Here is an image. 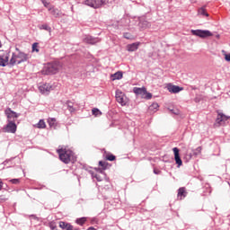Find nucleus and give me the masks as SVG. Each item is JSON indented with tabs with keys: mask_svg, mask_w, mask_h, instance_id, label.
Listing matches in <instances>:
<instances>
[{
	"mask_svg": "<svg viewBox=\"0 0 230 230\" xmlns=\"http://www.w3.org/2000/svg\"><path fill=\"white\" fill-rule=\"evenodd\" d=\"M28 60H30V54H26L22 51H19V53H13L10 59V66L22 64V62H28Z\"/></svg>",
	"mask_w": 230,
	"mask_h": 230,
	"instance_id": "f257e3e1",
	"label": "nucleus"
},
{
	"mask_svg": "<svg viewBox=\"0 0 230 230\" xmlns=\"http://www.w3.org/2000/svg\"><path fill=\"white\" fill-rule=\"evenodd\" d=\"M62 69V63L59 61H55L49 63L45 69L43 70L44 75H57L58 71Z\"/></svg>",
	"mask_w": 230,
	"mask_h": 230,
	"instance_id": "f03ea898",
	"label": "nucleus"
},
{
	"mask_svg": "<svg viewBox=\"0 0 230 230\" xmlns=\"http://www.w3.org/2000/svg\"><path fill=\"white\" fill-rule=\"evenodd\" d=\"M57 152L62 163H65V164H69V163H71V157H73V151L69 149L60 148L58 149Z\"/></svg>",
	"mask_w": 230,
	"mask_h": 230,
	"instance_id": "7ed1b4c3",
	"label": "nucleus"
},
{
	"mask_svg": "<svg viewBox=\"0 0 230 230\" xmlns=\"http://www.w3.org/2000/svg\"><path fill=\"white\" fill-rule=\"evenodd\" d=\"M107 0H85L84 4L86 6H91V8H101L103 4H106Z\"/></svg>",
	"mask_w": 230,
	"mask_h": 230,
	"instance_id": "20e7f679",
	"label": "nucleus"
},
{
	"mask_svg": "<svg viewBox=\"0 0 230 230\" xmlns=\"http://www.w3.org/2000/svg\"><path fill=\"white\" fill-rule=\"evenodd\" d=\"M190 33H192L195 37H199L200 39H206L208 37H213V33L209 31L191 30Z\"/></svg>",
	"mask_w": 230,
	"mask_h": 230,
	"instance_id": "39448f33",
	"label": "nucleus"
},
{
	"mask_svg": "<svg viewBox=\"0 0 230 230\" xmlns=\"http://www.w3.org/2000/svg\"><path fill=\"white\" fill-rule=\"evenodd\" d=\"M3 130L9 134H15V132H17V124H15V120L7 121V125L4 127Z\"/></svg>",
	"mask_w": 230,
	"mask_h": 230,
	"instance_id": "423d86ee",
	"label": "nucleus"
},
{
	"mask_svg": "<svg viewBox=\"0 0 230 230\" xmlns=\"http://www.w3.org/2000/svg\"><path fill=\"white\" fill-rule=\"evenodd\" d=\"M115 98H116V101L118 102V103L122 105V107L127 105V96H125V93H123V92H121V90L116 91Z\"/></svg>",
	"mask_w": 230,
	"mask_h": 230,
	"instance_id": "0eeeda50",
	"label": "nucleus"
},
{
	"mask_svg": "<svg viewBox=\"0 0 230 230\" xmlns=\"http://www.w3.org/2000/svg\"><path fill=\"white\" fill-rule=\"evenodd\" d=\"M4 114L7 117V121H14L17 119V118H19L20 114L12 111L11 108H7L4 111Z\"/></svg>",
	"mask_w": 230,
	"mask_h": 230,
	"instance_id": "6e6552de",
	"label": "nucleus"
},
{
	"mask_svg": "<svg viewBox=\"0 0 230 230\" xmlns=\"http://www.w3.org/2000/svg\"><path fill=\"white\" fill-rule=\"evenodd\" d=\"M6 66H10V53L0 56V66L6 67Z\"/></svg>",
	"mask_w": 230,
	"mask_h": 230,
	"instance_id": "1a4fd4ad",
	"label": "nucleus"
},
{
	"mask_svg": "<svg viewBox=\"0 0 230 230\" xmlns=\"http://www.w3.org/2000/svg\"><path fill=\"white\" fill-rule=\"evenodd\" d=\"M229 119V117L226 116L224 113L217 112V118L216 119V125H226V121Z\"/></svg>",
	"mask_w": 230,
	"mask_h": 230,
	"instance_id": "9d476101",
	"label": "nucleus"
},
{
	"mask_svg": "<svg viewBox=\"0 0 230 230\" xmlns=\"http://www.w3.org/2000/svg\"><path fill=\"white\" fill-rule=\"evenodd\" d=\"M51 90H53V86L49 84H44L39 86V91L41 94H49Z\"/></svg>",
	"mask_w": 230,
	"mask_h": 230,
	"instance_id": "9b49d317",
	"label": "nucleus"
},
{
	"mask_svg": "<svg viewBox=\"0 0 230 230\" xmlns=\"http://www.w3.org/2000/svg\"><path fill=\"white\" fill-rule=\"evenodd\" d=\"M172 151L174 154V161L176 164H178V168H179L180 166H182V160L181 159V155H179V148L174 147Z\"/></svg>",
	"mask_w": 230,
	"mask_h": 230,
	"instance_id": "f8f14e48",
	"label": "nucleus"
},
{
	"mask_svg": "<svg viewBox=\"0 0 230 230\" xmlns=\"http://www.w3.org/2000/svg\"><path fill=\"white\" fill-rule=\"evenodd\" d=\"M167 91H169V93H172L173 94H177V93H181V91H182V88L181 86L169 84L167 85Z\"/></svg>",
	"mask_w": 230,
	"mask_h": 230,
	"instance_id": "ddd939ff",
	"label": "nucleus"
},
{
	"mask_svg": "<svg viewBox=\"0 0 230 230\" xmlns=\"http://www.w3.org/2000/svg\"><path fill=\"white\" fill-rule=\"evenodd\" d=\"M102 40L100 38H94L93 36H86L84 39V42H86V44H98Z\"/></svg>",
	"mask_w": 230,
	"mask_h": 230,
	"instance_id": "4468645a",
	"label": "nucleus"
},
{
	"mask_svg": "<svg viewBox=\"0 0 230 230\" xmlns=\"http://www.w3.org/2000/svg\"><path fill=\"white\" fill-rule=\"evenodd\" d=\"M133 93L137 94V96H141V98H144L145 94H146V88L142 87H134L133 88Z\"/></svg>",
	"mask_w": 230,
	"mask_h": 230,
	"instance_id": "2eb2a0df",
	"label": "nucleus"
},
{
	"mask_svg": "<svg viewBox=\"0 0 230 230\" xmlns=\"http://www.w3.org/2000/svg\"><path fill=\"white\" fill-rule=\"evenodd\" d=\"M188 195V192H186V188L181 187L178 190L177 197L180 199V200H182V199H185V197Z\"/></svg>",
	"mask_w": 230,
	"mask_h": 230,
	"instance_id": "dca6fc26",
	"label": "nucleus"
},
{
	"mask_svg": "<svg viewBox=\"0 0 230 230\" xmlns=\"http://www.w3.org/2000/svg\"><path fill=\"white\" fill-rule=\"evenodd\" d=\"M139 28H142L143 30H146V28H150L151 24L150 22L146 20H140L138 23Z\"/></svg>",
	"mask_w": 230,
	"mask_h": 230,
	"instance_id": "f3484780",
	"label": "nucleus"
},
{
	"mask_svg": "<svg viewBox=\"0 0 230 230\" xmlns=\"http://www.w3.org/2000/svg\"><path fill=\"white\" fill-rule=\"evenodd\" d=\"M128 51H137L139 48V43H132L128 45Z\"/></svg>",
	"mask_w": 230,
	"mask_h": 230,
	"instance_id": "a211bd4d",
	"label": "nucleus"
},
{
	"mask_svg": "<svg viewBox=\"0 0 230 230\" xmlns=\"http://www.w3.org/2000/svg\"><path fill=\"white\" fill-rule=\"evenodd\" d=\"M123 78V73L120 71L116 72L115 74L111 75V80H121Z\"/></svg>",
	"mask_w": 230,
	"mask_h": 230,
	"instance_id": "6ab92c4d",
	"label": "nucleus"
},
{
	"mask_svg": "<svg viewBox=\"0 0 230 230\" xmlns=\"http://www.w3.org/2000/svg\"><path fill=\"white\" fill-rule=\"evenodd\" d=\"M198 15H203L205 17H209V13H208V12H206L205 7H201L198 10Z\"/></svg>",
	"mask_w": 230,
	"mask_h": 230,
	"instance_id": "aec40b11",
	"label": "nucleus"
},
{
	"mask_svg": "<svg viewBox=\"0 0 230 230\" xmlns=\"http://www.w3.org/2000/svg\"><path fill=\"white\" fill-rule=\"evenodd\" d=\"M48 123H49V127L51 128H53L57 127V119L50 118V119H48Z\"/></svg>",
	"mask_w": 230,
	"mask_h": 230,
	"instance_id": "412c9836",
	"label": "nucleus"
},
{
	"mask_svg": "<svg viewBox=\"0 0 230 230\" xmlns=\"http://www.w3.org/2000/svg\"><path fill=\"white\" fill-rule=\"evenodd\" d=\"M37 128H46V122L44 119H40V121L36 124Z\"/></svg>",
	"mask_w": 230,
	"mask_h": 230,
	"instance_id": "4be33fe9",
	"label": "nucleus"
},
{
	"mask_svg": "<svg viewBox=\"0 0 230 230\" xmlns=\"http://www.w3.org/2000/svg\"><path fill=\"white\" fill-rule=\"evenodd\" d=\"M39 28L40 30H45L46 31L51 33V27H49L48 24H42Z\"/></svg>",
	"mask_w": 230,
	"mask_h": 230,
	"instance_id": "5701e85b",
	"label": "nucleus"
},
{
	"mask_svg": "<svg viewBox=\"0 0 230 230\" xmlns=\"http://www.w3.org/2000/svg\"><path fill=\"white\" fill-rule=\"evenodd\" d=\"M157 109H159V104L157 102H155L151 106H149V111H153V112H155Z\"/></svg>",
	"mask_w": 230,
	"mask_h": 230,
	"instance_id": "b1692460",
	"label": "nucleus"
},
{
	"mask_svg": "<svg viewBox=\"0 0 230 230\" xmlns=\"http://www.w3.org/2000/svg\"><path fill=\"white\" fill-rule=\"evenodd\" d=\"M193 155H200L202 153V147L199 146L196 149L192 150Z\"/></svg>",
	"mask_w": 230,
	"mask_h": 230,
	"instance_id": "393cba45",
	"label": "nucleus"
},
{
	"mask_svg": "<svg viewBox=\"0 0 230 230\" xmlns=\"http://www.w3.org/2000/svg\"><path fill=\"white\" fill-rule=\"evenodd\" d=\"M67 109L69 112H75V108L73 107V102L70 101L66 102Z\"/></svg>",
	"mask_w": 230,
	"mask_h": 230,
	"instance_id": "a878e982",
	"label": "nucleus"
},
{
	"mask_svg": "<svg viewBox=\"0 0 230 230\" xmlns=\"http://www.w3.org/2000/svg\"><path fill=\"white\" fill-rule=\"evenodd\" d=\"M86 218L85 217H81L76 219V224H78L79 226H84L86 222Z\"/></svg>",
	"mask_w": 230,
	"mask_h": 230,
	"instance_id": "bb28decb",
	"label": "nucleus"
},
{
	"mask_svg": "<svg viewBox=\"0 0 230 230\" xmlns=\"http://www.w3.org/2000/svg\"><path fill=\"white\" fill-rule=\"evenodd\" d=\"M99 166L102 167V170H107L108 164L105 161H100Z\"/></svg>",
	"mask_w": 230,
	"mask_h": 230,
	"instance_id": "cd10ccee",
	"label": "nucleus"
},
{
	"mask_svg": "<svg viewBox=\"0 0 230 230\" xmlns=\"http://www.w3.org/2000/svg\"><path fill=\"white\" fill-rule=\"evenodd\" d=\"M93 116H102V111H100L97 108H93L92 110Z\"/></svg>",
	"mask_w": 230,
	"mask_h": 230,
	"instance_id": "c85d7f7f",
	"label": "nucleus"
},
{
	"mask_svg": "<svg viewBox=\"0 0 230 230\" xmlns=\"http://www.w3.org/2000/svg\"><path fill=\"white\" fill-rule=\"evenodd\" d=\"M145 100H152V93H148L146 90V93L143 97Z\"/></svg>",
	"mask_w": 230,
	"mask_h": 230,
	"instance_id": "c756f323",
	"label": "nucleus"
},
{
	"mask_svg": "<svg viewBox=\"0 0 230 230\" xmlns=\"http://www.w3.org/2000/svg\"><path fill=\"white\" fill-rule=\"evenodd\" d=\"M106 159L107 161H116V156L114 155H108Z\"/></svg>",
	"mask_w": 230,
	"mask_h": 230,
	"instance_id": "7c9ffc66",
	"label": "nucleus"
},
{
	"mask_svg": "<svg viewBox=\"0 0 230 230\" xmlns=\"http://www.w3.org/2000/svg\"><path fill=\"white\" fill-rule=\"evenodd\" d=\"M32 51H36V53H39V43L32 44Z\"/></svg>",
	"mask_w": 230,
	"mask_h": 230,
	"instance_id": "2f4dec72",
	"label": "nucleus"
},
{
	"mask_svg": "<svg viewBox=\"0 0 230 230\" xmlns=\"http://www.w3.org/2000/svg\"><path fill=\"white\" fill-rule=\"evenodd\" d=\"M59 227H61V229H66L67 227V223H66L64 221H60Z\"/></svg>",
	"mask_w": 230,
	"mask_h": 230,
	"instance_id": "473e14b6",
	"label": "nucleus"
},
{
	"mask_svg": "<svg viewBox=\"0 0 230 230\" xmlns=\"http://www.w3.org/2000/svg\"><path fill=\"white\" fill-rule=\"evenodd\" d=\"M49 11L52 13V15L58 17V13H57V10H55L53 8H49Z\"/></svg>",
	"mask_w": 230,
	"mask_h": 230,
	"instance_id": "72a5a7b5",
	"label": "nucleus"
},
{
	"mask_svg": "<svg viewBox=\"0 0 230 230\" xmlns=\"http://www.w3.org/2000/svg\"><path fill=\"white\" fill-rule=\"evenodd\" d=\"M10 182H12V184H19V182H21V180L12 179V180H10Z\"/></svg>",
	"mask_w": 230,
	"mask_h": 230,
	"instance_id": "f704fd0d",
	"label": "nucleus"
},
{
	"mask_svg": "<svg viewBox=\"0 0 230 230\" xmlns=\"http://www.w3.org/2000/svg\"><path fill=\"white\" fill-rule=\"evenodd\" d=\"M42 4L45 6V8H48L49 6V2L48 0H40Z\"/></svg>",
	"mask_w": 230,
	"mask_h": 230,
	"instance_id": "c9c22d12",
	"label": "nucleus"
},
{
	"mask_svg": "<svg viewBox=\"0 0 230 230\" xmlns=\"http://www.w3.org/2000/svg\"><path fill=\"white\" fill-rule=\"evenodd\" d=\"M66 230H73V226L69 223L66 224V227L65 228Z\"/></svg>",
	"mask_w": 230,
	"mask_h": 230,
	"instance_id": "e433bc0d",
	"label": "nucleus"
},
{
	"mask_svg": "<svg viewBox=\"0 0 230 230\" xmlns=\"http://www.w3.org/2000/svg\"><path fill=\"white\" fill-rule=\"evenodd\" d=\"M225 59L226 60V62H230V54H226L225 56Z\"/></svg>",
	"mask_w": 230,
	"mask_h": 230,
	"instance_id": "4c0bfd02",
	"label": "nucleus"
},
{
	"mask_svg": "<svg viewBox=\"0 0 230 230\" xmlns=\"http://www.w3.org/2000/svg\"><path fill=\"white\" fill-rule=\"evenodd\" d=\"M30 217L33 218V220H39V218L35 215H31Z\"/></svg>",
	"mask_w": 230,
	"mask_h": 230,
	"instance_id": "58836bf2",
	"label": "nucleus"
},
{
	"mask_svg": "<svg viewBox=\"0 0 230 230\" xmlns=\"http://www.w3.org/2000/svg\"><path fill=\"white\" fill-rule=\"evenodd\" d=\"M154 173H155V175H159L161 173V171L155 169Z\"/></svg>",
	"mask_w": 230,
	"mask_h": 230,
	"instance_id": "ea45409f",
	"label": "nucleus"
},
{
	"mask_svg": "<svg viewBox=\"0 0 230 230\" xmlns=\"http://www.w3.org/2000/svg\"><path fill=\"white\" fill-rule=\"evenodd\" d=\"M94 177L97 181H102V178L100 177V175L96 174Z\"/></svg>",
	"mask_w": 230,
	"mask_h": 230,
	"instance_id": "a19ab883",
	"label": "nucleus"
},
{
	"mask_svg": "<svg viewBox=\"0 0 230 230\" xmlns=\"http://www.w3.org/2000/svg\"><path fill=\"white\" fill-rule=\"evenodd\" d=\"M124 39H130V36H128V33H124Z\"/></svg>",
	"mask_w": 230,
	"mask_h": 230,
	"instance_id": "79ce46f5",
	"label": "nucleus"
},
{
	"mask_svg": "<svg viewBox=\"0 0 230 230\" xmlns=\"http://www.w3.org/2000/svg\"><path fill=\"white\" fill-rule=\"evenodd\" d=\"M3 190V181L0 179V190Z\"/></svg>",
	"mask_w": 230,
	"mask_h": 230,
	"instance_id": "37998d69",
	"label": "nucleus"
},
{
	"mask_svg": "<svg viewBox=\"0 0 230 230\" xmlns=\"http://www.w3.org/2000/svg\"><path fill=\"white\" fill-rule=\"evenodd\" d=\"M87 230H96V228L93 227V226H90V227L87 228Z\"/></svg>",
	"mask_w": 230,
	"mask_h": 230,
	"instance_id": "c03bdc74",
	"label": "nucleus"
},
{
	"mask_svg": "<svg viewBox=\"0 0 230 230\" xmlns=\"http://www.w3.org/2000/svg\"><path fill=\"white\" fill-rule=\"evenodd\" d=\"M16 52H13V53H19V51H21V49H19V48H16Z\"/></svg>",
	"mask_w": 230,
	"mask_h": 230,
	"instance_id": "a18cd8bd",
	"label": "nucleus"
},
{
	"mask_svg": "<svg viewBox=\"0 0 230 230\" xmlns=\"http://www.w3.org/2000/svg\"><path fill=\"white\" fill-rule=\"evenodd\" d=\"M172 112H173V114H176V115L179 114V111H177V110L175 111H172Z\"/></svg>",
	"mask_w": 230,
	"mask_h": 230,
	"instance_id": "49530a36",
	"label": "nucleus"
},
{
	"mask_svg": "<svg viewBox=\"0 0 230 230\" xmlns=\"http://www.w3.org/2000/svg\"><path fill=\"white\" fill-rule=\"evenodd\" d=\"M96 223H97L96 219L92 220V224H96Z\"/></svg>",
	"mask_w": 230,
	"mask_h": 230,
	"instance_id": "de8ad7c7",
	"label": "nucleus"
},
{
	"mask_svg": "<svg viewBox=\"0 0 230 230\" xmlns=\"http://www.w3.org/2000/svg\"><path fill=\"white\" fill-rule=\"evenodd\" d=\"M73 230H80V228H75V227L73 226Z\"/></svg>",
	"mask_w": 230,
	"mask_h": 230,
	"instance_id": "09e8293b",
	"label": "nucleus"
},
{
	"mask_svg": "<svg viewBox=\"0 0 230 230\" xmlns=\"http://www.w3.org/2000/svg\"><path fill=\"white\" fill-rule=\"evenodd\" d=\"M0 48H3V44H1V41H0Z\"/></svg>",
	"mask_w": 230,
	"mask_h": 230,
	"instance_id": "8fccbe9b",
	"label": "nucleus"
},
{
	"mask_svg": "<svg viewBox=\"0 0 230 230\" xmlns=\"http://www.w3.org/2000/svg\"><path fill=\"white\" fill-rule=\"evenodd\" d=\"M189 159H191V155H189Z\"/></svg>",
	"mask_w": 230,
	"mask_h": 230,
	"instance_id": "3c124183",
	"label": "nucleus"
}]
</instances>
